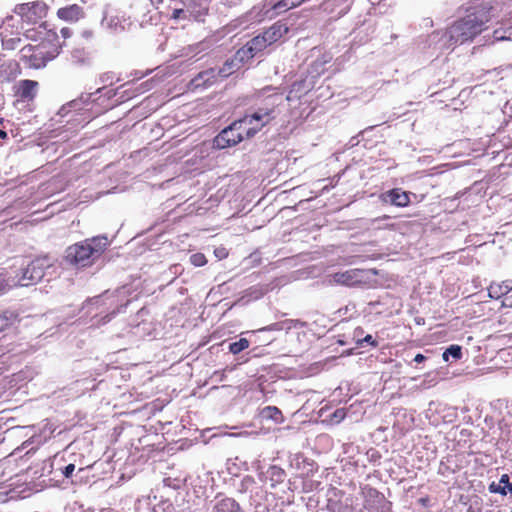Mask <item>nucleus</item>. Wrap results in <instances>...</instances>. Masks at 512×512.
Segmentation results:
<instances>
[{"label":"nucleus","instance_id":"obj_13","mask_svg":"<svg viewBox=\"0 0 512 512\" xmlns=\"http://www.w3.org/2000/svg\"><path fill=\"white\" fill-rule=\"evenodd\" d=\"M268 45L269 44L264 34H261L248 41L243 49V52H247L250 54V57H254L258 52L265 49Z\"/></svg>","mask_w":512,"mask_h":512},{"label":"nucleus","instance_id":"obj_35","mask_svg":"<svg viewBox=\"0 0 512 512\" xmlns=\"http://www.w3.org/2000/svg\"><path fill=\"white\" fill-rule=\"evenodd\" d=\"M98 303H99V297H94V298L89 299V300L86 302V304L84 305V307H85L86 305H98Z\"/></svg>","mask_w":512,"mask_h":512},{"label":"nucleus","instance_id":"obj_20","mask_svg":"<svg viewBox=\"0 0 512 512\" xmlns=\"http://www.w3.org/2000/svg\"><path fill=\"white\" fill-rule=\"evenodd\" d=\"M71 61L76 65H85L89 63V53L83 49H75L71 53Z\"/></svg>","mask_w":512,"mask_h":512},{"label":"nucleus","instance_id":"obj_6","mask_svg":"<svg viewBox=\"0 0 512 512\" xmlns=\"http://www.w3.org/2000/svg\"><path fill=\"white\" fill-rule=\"evenodd\" d=\"M365 271L361 269H350L343 272H337L328 276L329 283L355 286L365 281Z\"/></svg>","mask_w":512,"mask_h":512},{"label":"nucleus","instance_id":"obj_11","mask_svg":"<svg viewBox=\"0 0 512 512\" xmlns=\"http://www.w3.org/2000/svg\"><path fill=\"white\" fill-rule=\"evenodd\" d=\"M382 199L384 202L398 207H405L410 202L408 194L400 189H392L387 191L382 195Z\"/></svg>","mask_w":512,"mask_h":512},{"label":"nucleus","instance_id":"obj_17","mask_svg":"<svg viewBox=\"0 0 512 512\" xmlns=\"http://www.w3.org/2000/svg\"><path fill=\"white\" fill-rule=\"evenodd\" d=\"M214 512H240V507L234 499L225 498L217 502Z\"/></svg>","mask_w":512,"mask_h":512},{"label":"nucleus","instance_id":"obj_16","mask_svg":"<svg viewBox=\"0 0 512 512\" xmlns=\"http://www.w3.org/2000/svg\"><path fill=\"white\" fill-rule=\"evenodd\" d=\"M216 79V69L211 68L200 72L193 80L192 83L198 87L202 84H212Z\"/></svg>","mask_w":512,"mask_h":512},{"label":"nucleus","instance_id":"obj_26","mask_svg":"<svg viewBox=\"0 0 512 512\" xmlns=\"http://www.w3.org/2000/svg\"><path fill=\"white\" fill-rule=\"evenodd\" d=\"M21 43V38L13 37V38H3L2 39V47L4 50H14Z\"/></svg>","mask_w":512,"mask_h":512},{"label":"nucleus","instance_id":"obj_21","mask_svg":"<svg viewBox=\"0 0 512 512\" xmlns=\"http://www.w3.org/2000/svg\"><path fill=\"white\" fill-rule=\"evenodd\" d=\"M262 415L266 418L273 419L275 422H282V413L275 406H267L262 410Z\"/></svg>","mask_w":512,"mask_h":512},{"label":"nucleus","instance_id":"obj_18","mask_svg":"<svg viewBox=\"0 0 512 512\" xmlns=\"http://www.w3.org/2000/svg\"><path fill=\"white\" fill-rule=\"evenodd\" d=\"M81 14V8L78 5H72L69 7H64L58 10L57 15L59 18L74 21L79 18Z\"/></svg>","mask_w":512,"mask_h":512},{"label":"nucleus","instance_id":"obj_37","mask_svg":"<svg viewBox=\"0 0 512 512\" xmlns=\"http://www.w3.org/2000/svg\"><path fill=\"white\" fill-rule=\"evenodd\" d=\"M13 20H14L13 16L6 17L5 20L3 21V27L10 25V22Z\"/></svg>","mask_w":512,"mask_h":512},{"label":"nucleus","instance_id":"obj_9","mask_svg":"<svg viewBox=\"0 0 512 512\" xmlns=\"http://www.w3.org/2000/svg\"><path fill=\"white\" fill-rule=\"evenodd\" d=\"M183 4L186 6L185 11L188 13V17L197 21H200L208 12L207 0H184Z\"/></svg>","mask_w":512,"mask_h":512},{"label":"nucleus","instance_id":"obj_27","mask_svg":"<svg viewBox=\"0 0 512 512\" xmlns=\"http://www.w3.org/2000/svg\"><path fill=\"white\" fill-rule=\"evenodd\" d=\"M190 262L195 267L204 266L207 263V259L202 253H195L190 256Z\"/></svg>","mask_w":512,"mask_h":512},{"label":"nucleus","instance_id":"obj_39","mask_svg":"<svg viewBox=\"0 0 512 512\" xmlns=\"http://www.w3.org/2000/svg\"><path fill=\"white\" fill-rule=\"evenodd\" d=\"M3 123V119L0 118V125ZM7 137V133L0 129V139H5Z\"/></svg>","mask_w":512,"mask_h":512},{"label":"nucleus","instance_id":"obj_15","mask_svg":"<svg viewBox=\"0 0 512 512\" xmlns=\"http://www.w3.org/2000/svg\"><path fill=\"white\" fill-rule=\"evenodd\" d=\"M266 479L269 480L272 487L280 484L285 479V471L278 466H271L265 473Z\"/></svg>","mask_w":512,"mask_h":512},{"label":"nucleus","instance_id":"obj_29","mask_svg":"<svg viewBox=\"0 0 512 512\" xmlns=\"http://www.w3.org/2000/svg\"><path fill=\"white\" fill-rule=\"evenodd\" d=\"M232 73V63L226 62L225 65L216 70V77L225 78Z\"/></svg>","mask_w":512,"mask_h":512},{"label":"nucleus","instance_id":"obj_40","mask_svg":"<svg viewBox=\"0 0 512 512\" xmlns=\"http://www.w3.org/2000/svg\"><path fill=\"white\" fill-rule=\"evenodd\" d=\"M506 487L507 494L510 493L512 495V483H509Z\"/></svg>","mask_w":512,"mask_h":512},{"label":"nucleus","instance_id":"obj_14","mask_svg":"<svg viewBox=\"0 0 512 512\" xmlns=\"http://www.w3.org/2000/svg\"><path fill=\"white\" fill-rule=\"evenodd\" d=\"M512 290L511 281H503L502 283H492L488 288L489 297L499 299Z\"/></svg>","mask_w":512,"mask_h":512},{"label":"nucleus","instance_id":"obj_36","mask_svg":"<svg viewBox=\"0 0 512 512\" xmlns=\"http://www.w3.org/2000/svg\"><path fill=\"white\" fill-rule=\"evenodd\" d=\"M425 359H426V357H425L423 354H417V355L414 357V361H415L416 363H421V362H423Z\"/></svg>","mask_w":512,"mask_h":512},{"label":"nucleus","instance_id":"obj_25","mask_svg":"<svg viewBox=\"0 0 512 512\" xmlns=\"http://www.w3.org/2000/svg\"><path fill=\"white\" fill-rule=\"evenodd\" d=\"M511 33L507 35V31L502 30H495L492 34V36H484V38H488L486 41L489 42V44L494 43L495 41H503L510 39Z\"/></svg>","mask_w":512,"mask_h":512},{"label":"nucleus","instance_id":"obj_10","mask_svg":"<svg viewBox=\"0 0 512 512\" xmlns=\"http://www.w3.org/2000/svg\"><path fill=\"white\" fill-rule=\"evenodd\" d=\"M278 96H271L268 98V102L265 106L259 107L251 116L255 118V121L262 123V127L270 122L273 118L272 114L275 108V100Z\"/></svg>","mask_w":512,"mask_h":512},{"label":"nucleus","instance_id":"obj_34","mask_svg":"<svg viewBox=\"0 0 512 512\" xmlns=\"http://www.w3.org/2000/svg\"><path fill=\"white\" fill-rule=\"evenodd\" d=\"M499 483L502 485V486H507L510 482H509V476L507 474H503L500 478V481Z\"/></svg>","mask_w":512,"mask_h":512},{"label":"nucleus","instance_id":"obj_28","mask_svg":"<svg viewBox=\"0 0 512 512\" xmlns=\"http://www.w3.org/2000/svg\"><path fill=\"white\" fill-rule=\"evenodd\" d=\"M185 10H186V6H184V4L182 3V7L173 8L171 17L175 20L189 18L188 13Z\"/></svg>","mask_w":512,"mask_h":512},{"label":"nucleus","instance_id":"obj_3","mask_svg":"<svg viewBox=\"0 0 512 512\" xmlns=\"http://www.w3.org/2000/svg\"><path fill=\"white\" fill-rule=\"evenodd\" d=\"M57 54V49L53 52H45L42 47L26 45L20 50V60L31 68L39 69L45 67L47 62L54 59Z\"/></svg>","mask_w":512,"mask_h":512},{"label":"nucleus","instance_id":"obj_23","mask_svg":"<svg viewBox=\"0 0 512 512\" xmlns=\"http://www.w3.org/2000/svg\"><path fill=\"white\" fill-rule=\"evenodd\" d=\"M305 0H281L273 5V9L277 11L287 10L300 5Z\"/></svg>","mask_w":512,"mask_h":512},{"label":"nucleus","instance_id":"obj_1","mask_svg":"<svg viewBox=\"0 0 512 512\" xmlns=\"http://www.w3.org/2000/svg\"><path fill=\"white\" fill-rule=\"evenodd\" d=\"M491 10V7L483 6L454 22L446 32L450 45L463 44L484 31L492 18Z\"/></svg>","mask_w":512,"mask_h":512},{"label":"nucleus","instance_id":"obj_32","mask_svg":"<svg viewBox=\"0 0 512 512\" xmlns=\"http://www.w3.org/2000/svg\"><path fill=\"white\" fill-rule=\"evenodd\" d=\"M75 470V465L74 464H68L64 470H63V474L66 478H70L73 474Z\"/></svg>","mask_w":512,"mask_h":512},{"label":"nucleus","instance_id":"obj_38","mask_svg":"<svg viewBox=\"0 0 512 512\" xmlns=\"http://www.w3.org/2000/svg\"><path fill=\"white\" fill-rule=\"evenodd\" d=\"M61 34L63 35L64 38H68L70 36V31L68 28H63V29H61Z\"/></svg>","mask_w":512,"mask_h":512},{"label":"nucleus","instance_id":"obj_4","mask_svg":"<svg viewBox=\"0 0 512 512\" xmlns=\"http://www.w3.org/2000/svg\"><path fill=\"white\" fill-rule=\"evenodd\" d=\"M50 264L46 258L36 259L32 261L23 271L22 276L18 279V285L30 286L39 282L45 275V269Z\"/></svg>","mask_w":512,"mask_h":512},{"label":"nucleus","instance_id":"obj_31","mask_svg":"<svg viewBox=\"0 0 512 512\" xmlns=\"http://www.w3.org/2000/svg\"><path fill=\"white\" fill-rule=\"evenodd\" d=\"M360 346H363L364 343H368L371 346L376 347L378 343L373 339L372 335H366L363 339L358 340L357 342Z\"/></svg>","mask_w":512,"mask_h":512},{"label":"nucleus","instance_id":"obj_8","mask_svg":"<svg viewBox=\"0 0 512 512\" xmlns=\"http://www.w3.org/2000/svg\"><path fill=\"white\" fill-rule=\"evenodd\" d=\"M243 141L240 132L234 130L232 124L224 128L213 141L214 147L218 149H225L235 146Z\"/></svg>","mask_w":512,"mask_h":512},{"label":"nucleus","instance_id":"obj_22","mask_svg":"<svg viewBox=\"0 0 512 512\" xmlns=\"http://www.w3.org/2000/svg\"><path fill=\"white\" fill-rule=\"evenodd\" d=\"M249 341L246 338H241L236 342L230 343L229 351L236 355L249 347Z\"/></svg>","mask_w":512,"mask_h":512},{"label":"nucleus","instance_id":"obj_2","mask_svg":"<svg viewBox=\"0 0 512 512\" xmlns=\"http://www.w3.org/2000/svg\"><path fill=\"white\" fill-rule=\"evenodd\" d=\"M107 245V237H94L69 246L65 251V259L70 264L86 266L99 257Z\"/></svg>","mask_w":512,"mask_h":512},{"label":"nucleus","instance_id":"obj_30","mask_svg":"<svg viewBox=\"0 0 512 512\" xmlns=\"http://www.w3.org/2000/svg\"><path fill=\"white\" fill-rule=\"evenodd\" d=\"M489 491L491 493H499V494H501L503 496L507 495L506 487L502 486L500 483L492 482L489 485Z\"/></svg>","mask_w":512,"mask_h":512},{"label":"nucleus","instance_id":"obj_19","mask_svg":"<svg viewBox=\"0 0 512 512\" xmlns=\"http://www.w3.org/2000/svg\"><path fill=\"white\" fill-rule=\"evenodd\" d=\"M38 83L33 80H23L20 83V95L22 98L32 99L35 96Z\"/></svg>","mask_w":512,"mask_h":512},{"label":"nucleus","instance_id":"obj_41","mask_svg":"<svg viewBox=\"0 0 512 512\" xmlns=\"http://www.w3.org/2000/svg\"><path fill=\"white\" fill-rule=\"evenodd\" d=\"M110 319H111V317H110V316H108V315H107V316H105V317H104V320H105V321H104V323H105V322H107V321H109Z\"/></svg>","mask_w":512,"mask_h":512},{"label":"nucleus","instance_id":"obj_7","mask_svg":"<svg viewBox=\"0 0 512 512\" xmlns=\"http://www.w3.org/2000/svg\"><path fill=\"white\" fill-rule=\"evenodd\" d=\"M233 129L238 130L242 139L252 138L258 131L262 129V123L255 121L251 115H245L239 120L232 123Z\"/></svg>","mask_w":512,"mask_h":512},{"label":"nucleus","instance_id":"obj_33","mask_svg":"<svg viewBox=\"0 0 512 512\" xmlns=\"http://www.w3.org/2000/svg\"><path fill=\"white\" fill-rule=\"evenodd\" d=\"M8 326V319L4 316H0V331H3Z\"/></svg>","mask_w":512,"mask_h":512},{"label":"nucleus","instance_id":"obj_24","mask_svg":"<svg viewBox=\"0 0 512 512\" xmlns=\"http://www.w3.org/2000/svg\"><path fill=\"white\" fill-rule=\"evenodd\" d=\"M452 356L454 359H460L462 357V349L459 345H451L448 347L442 357L444 361H448V357Z\"/></svg>","mask_w":512,"mask_h":512},{"label":"nucleus","instance_id":"obj_5","mask_svg":"<svg viewBox=\"0 0 512 512\" xmlns=\"http://www.w3.org/2000/svg\"><path fill=\"white\" fill-rule=\"evenodd\" d=\"M14 12L29 24H34L45 17L47 7L43 2L23 3L15 7Z\"/></svg>","mask_w":512,"mask_h":512},{"label":"nucleus","instance_id":"obj_12","mask_svg":"<svg viewBox=\"0 0 512 512\" xmlns=\"http://www.w3.org/2000/svg\"><path fill=\"white\" fill-rule=\"evenodd\" d=\"M288 27L286 24L281 22L274 23L270 28H268L263 34L269 45L278 41L282 36H284L288 32Z\"/></svg>","mask_w":512,"mask_h":512}]
</instances>
